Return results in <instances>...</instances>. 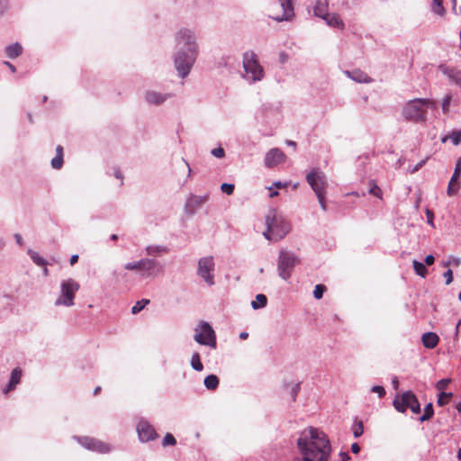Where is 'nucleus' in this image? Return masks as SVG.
I'll return each mask as SVG.
<instances>
[{
    "instance_id": "nucleus-1",
    "label": "nucleus",
    "mask_w": 461,
    "mask_h": 461,
    "mask_svg": "<svg viewBox=\"0 0 461 461\" xmlns=\"http://www.w3.org/2000/svg\"><path fill=\"white\" fill-rule=\"evenodd\" d=\"M302 459L294 461H328L331 446L324 432L315 428L304 431L297 440Z\"/></svg>"
},
{
    "instance_id": "nucleus-2",
    "label": "nucleus",
    "mask_w": 461,
    "mask_h": 461,
    "mask_svg": "<svg viewBox=\"0 0 461 461\" xmlns=\"http://www.w3.org/2000/svg\"><path fill=\"white\" fill-rule=\"evenodd\" d=\"M178 45L186 47L188 53L179 51L176 59L175 65L182 77H185L190 71L191 67L195 59L196 46L194 37L188 30H181L176 36Z\"/></svg>"
},
{
    "instance_id": "nucleus-3",
    "label": "nucleus",
    "mask_w": 461,
    "mask_h": 461,
    "mask_svg": "<svg viewBox=\"0 0 461 461\" xmlns=\"http://www.w3.org/2000/svg\"><path fill=\"white\" fill-rule=\"evenodd\" d=\"M264 237L270 241H279L291 230L290 222L275 209H270L265 217Z\"/></svg>"
},
{
    "instance_id": "nucleus-4",
    "label": "nucleus",
    "mask_w": 461,
    "mask_h": 461,
    "mask_svg": "<svg viewBox=\"0 0 461 461\" xmlns=\"http://www.w3.org/2000/svg\"><path fill=\"white\" fill-rule=\"evenodd\" d=\"M436 103L427 98L413 99L405 104L402 109L403 117L413 122H424L427 120L428 108L435 106Z\"/></svg>"
},
{
    "instance_id": "nucleus-5",
    "label": "nucleus",
    "mask_w": 461,
    "mask_h": 461,
    "mask_svg": "<svg viewBox=\"0 0 461 461\" xmlns=\"http://www.w3.org/2000/svg\"><path fill=\"white\" fill-rule=\"evenodd\" d=\"M306 181L315 193L319 203L323 211L327 210L326 205V189L328 187V180L326 175L317 168L311 170L306 176Z\"/></svg>"
},
{
    "instance_id": "nucleus-6",
    "label": "nucleus",
    "mask_w": 461,
    "mask_h": 461,
    "mask_svg": "<svg viewBox=\"0 0 461 461\" xmlns=\"http://www.w3.org/2000/svg\"><path fill=\"white\" fill-rule=\"evenodd\" d=\"M393 405L399 412L404 413L410 409L412 413H420V404L417 396L411 391L397 393L393 399Z\"/></svg>"
},
{
    "instance_id": "nucleus-7",
    "label": "nucleus",
    "mask_w": 461,
    "mask_h": 461,
    "mask_svg": "<svg viewBox=\"0 0 461 461\" xmlns=\"http://www.w3.org/2000/svg\"><path fill=\"white\" fill-rule=\"evenodd\" d=\"M125 269L140 272L142 276H156L162 272V267L154 259L143 258L137 262L127 263Z\"/></svg>"
},
{
    "instance_id": "nucleus-8",
    "label": "nucleus",
    "mask_w": 461,
    "mask_h": 461,
    "mask_svg": "<svg viewBox=\"0 0 461 461\" xmlns=\"http://www.w3.org/2000/svg\"><path fill=\"white\" fill-rule=\"evenodd\" d=\"M243 68L249 78L259 81L264 77V70L260 66L257 55L253 51H247L243 55Z\"/></svg>"
},
{
    "instance_id": "nucleus-9",
    "label": "nucleus",
    "mask_w": 461,
    "mask_h": 461,
    "mask_svg": "<svg viewBox=\"0 0 461 461\" xmlns=\"http://www.w3.org/2000/svg\"><path fill=\"white\" fill-rule=\"evenodd\" d=\"M79 287V284L72 278L63 281L60 285V296L57 299L56 305L72 306Z\"/></svg>"
},
{
    "instance_id": "nucleus-10",
    "label": "nucleus",
    "mask_w": 461,
    "mask_h": 461,
    "mask_svg": "<svg viewBox=\"0 0 461 461\" xmlns=\"http://www.w3.org/2000/svg\"><path fill=\"white\" fill-rule=\"evenodd\" d=\"M298 263V258L286 251H281L278 259L279 276L287 280L292 274L294 266Z\"/></svg>"
},
{
    "instance_id": "nucleus-11",
    "label": "nucleus",
    "mask_w": 461,
    "mask_h": 461,
    "mask_svg": "<svg viewBox=\"0 0 461 461\" xmlns=\"http://www.w3.org/2000/svg\"><path fill=\"white\" fill-rule=\"evenodd\" d=\"M194 340L201 345H207L212 348H216V336L212 330L207 322H203L201 324V330L198 331L196 330V334L194 335Z\"/></svg>"
},
{
    "instance_id": "nucleus-12",
    "label": "nucleus",
    "mask_w": 461,
    "mask_h": 461,
    "mask_svg": "<svg viewBox=\"0 0 461 461\" xmlns=\"http://www.w3.org/2000/svg\"><path fill=\"white\" fill-rule=\"evenodd\" d=\"M214 269V262L212 257L202 258L198 262V274L204 279V281L212 285L214 284L213 276L211 271Z\"/></svg>"
},
{
    "instance_id": "nucleus-13",
    "label": "nucleus",
    "mask_w": 461,
    "mask_h": 461,
    "mask_svg": "<svg viewBox=\"0 0 461 461\" xmlns=\"http://www.w3.org/2000/svg\"><path fill=\"white\" fill-rule=\"evenodd\" d=\"M139 438L143 442L154 440L158 434L155 429L146 420H140L137 425Z\"/></svg>"
},
{
    "instance_id": "nucleus-14",
    "label": "nucleus",
    "mask_w": 461,
    "mask_h": 461,
    "mask_svg": "<svg viewBox=\"0 0 461 461\" xmlns=\"http://www.w3.org/2000/svg\"><path fill=\"white\" fill-rule=\"evenodd\" d=\"M286 156L285 154L279 149L275 148L271 149L265 157V165L266 167L271 168L275 167L279 164H282L285 161Z\"/></svg>"
},
{
    "instance_id": "nucleus-15",
    "label": "nucleus",
    "mask_w": 461,
    "mask_h": 461,
    "mask_svg": "<svg viewBox=\"0 0 461 461\" xmlns=\"http://www.w3.org/2000/svg\"><path fill=\"white\" fill-rule=\"evenodd\" d=\"M79 443L89 450L98 451L100 453H107L110 450L108 444L98 439L85 437L80 438Z\"/></svg>"
},
{
    "instance_id": "nucleus-16",
    "label": "nucleus",
    "mask_w": 461,
    "mask_h": 461,
    "mask_svg": "<svg viewBox=\"0 0 461 461\" xmlns=\"http://www.w3.org/2000/svg\"><path fill=\"white\" fill-rule=\"evenodd\" d=\"M461 176V158L458 159L457 163L456 164V167L453 173V176L448 183L447 186V195L452 196L457 194L459 189V183L458 179Z\"/></svg>"
},
{
    "instance_id": "nucleus-17",
    "label": "nucleus",
    "mask_w": 461,
    "mask_h": 461,
    "mask_svg": "<svg viewBox=\"0 0 461 461\" xmlns=\"http://www.w3.org/2000/svg\"><path fill=\"white\" fill-rule=\"evenodd\" d=\"M280 6L283 9L282 14L273 15L272 18L277 22L287 21L294 16V7L292 0H279Z\"/></svg>"
},
{
    "instance_id": "nucleus-18",
    "label": "nucleus",
    "mask_w": 461,
    "mask_h": 461,
    "mask_svg": "<svg viewBox=\"0 0 461 461\" xmlns=\"http://www.w3.org/2000/svg\"><path fill=\"white\" fill-rule=\"evenodd\" d=\"M421 341L426 348L432 349L438 346L439 338L435 332H425L421 336Z\"/></svg>"
},
{
    "instance_id": "nucleus-19",
    "label": "nucleus",
    "mask_w": 461,
    "mask_h": 461,
    "mask_svg": "<svg viewBox=\"0 0 461 461\" xmlns=\"http://www.w3.org/2000/svg\"><path fill=\"white\" fill-rule=\"evenodd\" d=\"M22 370L20 368H14L13 371H12V374H11V379H10V382L8 384V385L6 386V388L4 390V393H8L10 391L14 390V387L20 383L21 381V377H22Z\"/></svg>"
},
{
    "instance_id": "nucleus-20",
    "label": "nucleus",
    "mask_w": 461,
    "mask_h": 461,
    "mask_svg": "<svg viewBox=\"0 0 461 461\" xmlns=\"http://www.w3.org/2000/svg\"><path fill=\"white\" fill-rule=\"evenodd\" d=\"M168 95L157 93L155 91H149L146 93V100L151 104L158 105L167 99Z\"/></svg>"
},
{
    "instance_id": "nucleus-21",
    "label": "nucleus",
    "mask_w": 461,
    "mask_h": 461,
    "mask_svg": "<svg viewBox=\"0 0 461 461\" xmlns=\"http://www.w3.org/2000/svg\"><path fill=\"white\" fill-rule=\"evenodd\" d=\"M323 20L331 27L344 29V23L337 14H327L323 16Z\"/></svg>"
},
{
    "instance_id": "nucleus-22",
    "label": "nucleus",
    "mask_w": 461,
    "mask_h": 461,
    "mask_svg": "<svg viewBox=\"0 0 461 461\" xmlns=\"http://www.w3.org/2000/svg\"><path fill=\"white\" fill-rule=\"evenodd\" d=\"M347 75L351 77L354 81L358 83H369L371 78L361 70H353L352 72H346Z\"/></svg>"
},
{
    "instance_id": "nucleus-23",
    "label": "nucleus",
    "mask_w": 461,
    "mask_h": 461,
    "mask_svg": "<svg viewBox=\"0 0 461 461\" xmlns=\"http://www.w3.org/2000/svg\"><path fill=\"white\" fill-rule=\"evenodd\" d=\"M23 52V47L18 42L8 45L5 48V54L9 59H15Z\"/></svg>"
},
{
    "instance_id": "nucleus-24",
    "label": "nucleus",
    "mask_w": 461,
    "mask_h": 461,
    "mask_svg": "<svg viewBox=\"0 0 461 461\" xmlns=\"http://www.w3.org/2000/svg\"><path fill=\"white\" fill-rule=\"evenodd\" d=\"M204 385L208 390H215L219 385V379L215 375H210L204 379Z\"/></svg>"
},
{
    "instance_id": "nucleus-25",
    "label": "nucleus",
    "mask_w": 461,
    "mask_h": 461,
    "mask_svg": "<svg viewBox=\"0 0 461 461\" xmlns=\"http://www.w3.org/2000/svg\"><path fill=\"white\" fill-rule=\"evenodd\" d=\"M412 266H413L415 273L418 276H420L421 277H425L428 275V270L423 263H421L418 260H413Z\"/></svg>"
},
{
    "instance_id": "nucleus-26",
    "label": "nucleus",
    "mask_w": 461,
    "mask_h": 461,
    "mask_svg": "<svg viewBox=\"0 0 461 461\" xmlns=\"http://www.w3.org/2000/svg\"><path fill=\"white\" fill-rule=\"evenodd\" d=\"M267 296L263 294H259L256 296V300L252 301L251 306L254 309H258V308L265 307L267 305Z\"/></svg>"
},
{
    "instance_id": "nucleus-27",
    "label": "nucleus",
    "mask_w": 461,
    "mask_h": 461,
    "mask_svg": "<svg viewBox=\"0 0 461 461\" xmlns=\"http://www.w3.org/2000/svg\"><path fill=\"white\" fill-rule=\"evenodd\" d=\"M369 187H370L369 194H371L372 195H374L379 199L383 198V192H382L381 188L376 185L375 180L369 181Z\"/></svg>"
},
{
    "instance_id": "nucleus-28",
    "label": "nucleus",
    "mask_w": 461,
    "mask_h": 461,
    "mask_svg": "<svg viewBox=\"0 0 461 461\" xmlns=\"http://www.w3.org/2000/svg\"><path fill=\"white\" fill-rule=\"evenodd\" d=\"M326 8H327V5L325 3H322L321 1H318L316 3V5L314 6V14L316 16H319L321 18L323 19V16H325V14H327L328 13H326Z\"/></svg>"
},
{
    "instance_id": "nucleus-29",
    "label": "nucleus",
    "mask_w": 461,
    "mask_h": 461,
    "mask_svg": "<svg viewBox=\"0 0 461 461\" xmlns=\"http://www.w3.org/2000/svg\"><path fill=\"white\" fill-rule=\"evenodd\" d=\"M191 365L192 367L196 371H202L203 369V366L201 362L199 353L195 352L192 355Z\"/></svg>"
},
{
    "instance_id": "nucleus-30",
    "label": "nucleus",
    "mask_w": 461,
    "mask_h": 461,
    "mask_svg": "<svg viewBox=\"0 0 461 461\" xmlns=\"http://www.w3.org/2000/svg\"><path fill=\"white\" fill-rule=\"evenodd\" d=\"M150 303L149 299H141L140 301H138L131 308V313L137 314L141 310L145 308L146 305H148Z\"/></svg>"
},
{
    "instance_id": "nucleus-31",
    "label": "nucleus",
    "mask_w": 461,
    "mask_h": 461,
    "mask_svg": "<svg viewBox=\"0 0 461 461\" xmlns=\"http://www.w3.org/2000/svg\"><path fill=\"white\" fill-rule=\"evenodd\" d=\"M434 415L432 403H428L424 408V413L420 418L421 422L430 420Z\"/></svg>"
},
{
    "instance_id": "nucleus-32",
    "label": "nucleus",
    "mask_w": 461,
    "mask_h": 461,
    "mask_svg": "<svg viewBox=\"0 0 461 461\" xmlns=\"http://www.w3.org/2000/svg\"><path fill=\"white\" fill-rule=\"evenodd\" d=\"M32 260L40 267L47 266V261L41 258L38 252L29 251Z\"/></svg>"
},
{
    "instance_id": "nucleus-33",
    "label": "nucleus",
    "mask_w": 461,
    "mask_h": 461,
    "mask_svg": "<svg viewBox=\"0 0 461 461\" xmlns=\"http://www.w3.org/2000/svg\"><path fill=\"white\" fill-rule=\"evenodd\" d=\"M453 394L451 393L440 392L438 398V404L444 406L449 402Z\"/></svg>"
},
{
    "instance_id": "nucleus-34",
    "label": "nucleus",
    "mask_w": 461,
    "mask_h": 461,
    "mask_svg": "<svg viewBox=\"0 0 461 461\" xmlns=\"http://www.w3.org/2000/svg\"><path fill=\"white\" fill-rule=\"evenodd\" d=\"M364 432V427L362 421L355 422L353 426V434L355 438L360 437Z\"/></svg>"
},
{
    "instance_id": "nucleus-35",
    "label": "nucleus",
    "mask_w": 461,
    "mask_h": 461,
    "mask_svg": "<svg viewBox=\"0 0 461 461\" xmlns=\"http://www.w3.org/2000/svg\"><path fill=\"white\" fill-rule=\"evenodd\" d=\"M176 444V440L175 437L171 433H167L163 438L162 445L164 447L167 446H175Z\"/></svg>"
},
{
    "instance_id": "nucleus-36",
    "label": "nucleus",
    "mask_w": 461,
    "mask_h": 461,
    "mask_svg": "<svg viewBox=\"0 0 461 461\" xmlns=\"http://www.w3.org/2000/svg\"><path fill=\"white\" fill-rule=\"evenodd\" d=\"M326 291V286L324 285H317L313 290V296L316 299H321L323 295V293Z\"/></svg>"
},
{
    "instance_id": "nucleus-37",
    "label": "nucleus",
    "mask_w": 461,
    "mask_h": 461,
    "mask_svg": "<svg viewBox=\"0 0 461 461\" xmlns=\"http://www.w3.org/2000/svg\"><path fill=\"white\" fill-rule=\"evenodd\" d=\"M51 166L55 169H60L63 166V157L55 156L51 160Z\"/></svg>"
},
{
    "instance_id": "nucleus-38",
    "label": "nucleus",
    "mask_w": 461,
    "mask_h": 461,
    "mask_svg": "<svg viewBox=\"0 0 461 461\" xmlns=\"http://www.w3.org/2000/svg\"><path fill=\"white\" fill-rule=\"evenodd\" d=\"M452 96L451 95H447L442 102V110L444 113H447L449 109V105L451 104Z\"/></svg>"
},
{
    "instance_id": "nucleus-39",
    "label": "nucleus",
    "mask_w": 461,
    "mask_h": 461,
    "mask_svg": "<svg viewBox=\"0 0 461 461\" xmlns=\"http://www.w3.org/2000/svg\"><path fill=\"white\" fill-rule=\"evenodd\" d=\"M449 383H450L449 379H441V380L438 381V383L436 384V388L438 391L443 392L447 387Z\"/></svg>"
},
{
    "instance_id": "nucleus-40",
    "label": "nucleus",
    "mask_w": 461,
    "mask_h": 461,
    "mask_svg": "<svg viewBox=\"0 0 461 461\" xmlns=\"http://www.w3.org/2000/svg\"><path fill=\"white\" fill-rule=\"evenodd\" d=\"M221 190L227 194H231L234 191V185L232 184H227V183H223L221 185Z\"/></svg>"
},
{
    "instance_id": "nucleus-41",
    "label": "nucleus",
    "mask_w": 461,
    "mask_h": 461,
    "mask_svg": "<svg viewBox=\"0 0 461 461\" xmlns=\"http://www.w3.org/2000/svg\"><path fill=\"white\" fill-rule=\"evenodd\" d=\"M371 391L373 393H378L379 397L382 398L385 395V390L383 386L380 385H375L372 387Z\"/></svg>"
},
{
    "instance_id": "nucleus-42",
    "label": "nucleus",
    "mask_w": 461,
    "mask_h": 461,
    "mask_svg": "<svg viewBox=\"0 0 461 461\" xmlns=\"http://www.w3.org/2000/svg\"><path fill=\"white\" fill-rule=\"evenodd\" d=\"M212 154L216 158H221L224 157L225 151L222 148L219 147V148L213 149L212 150Z\"/></svg>"
},
{
    "instance_id": "nucleus-43",
    "label": "nucleus",
    "mask_w": 461,
    "mask_h": 461,
    "mask_svg": "<svg viewBox=\"0 0 461 461\" xmlns=\"http://www.w3.org/2000/svg\"><path fill=\"white\" fill-rule=\"evenodd\" d=\"M451 139L455 145H458L461 141V131L453 132L451 135Z\"/></svg>"
},
{
    "instance_id": "nucleus-44",
    "label": "nucleus",
    "mask_w": 461,
    "mask_h": 461,
    "mask_svg": "<svg viewBox=\"0 0 461 461\" xmlns=\"http://www.w3.org/2000/svg\"><path fill=\"white\" fill-rule=\"evenodd\" d=\"M444 277L446 278V285H449L453 281V272L451 269H448L444 273Z\"/></svg>"
},
{
    "instance_id": "nucleus-45",
    "label": "nucleus",
    "mask_w": 461,
    "mask_h": 461,
    "mask_svg": "<svg viewBox=\"0 0 461 461\" xmlns=\"http://www.w3.org/2000/svg\"><path fill=\"white\" fill-rule=\"evenodd\" d=\"M7 0H0V15L5 12V10L7 9Z\"/></svg>"
},
{
    "instance_id": "nucleus-46",
    "label": "nucleus",
    "mask_w": 461,
    "mask_h": 461,
    "mask_svg": "<svg viewBox=\"0 0 461 461\" xmlns=\"http://www.w3.org/2000/svg\"><path fill=\"white\" fill-rule=\"evenodd\" d=\"M426 216H427L428 223L433 224V218H434L433 212L430 210L427 209L426 210Z\"/></svg>"
},
{
    "instance_id": "nucleus-47",
    "label": "nucleus",
    "mask_w": 461,
    "mask_h": 461,
    "mask_svg": "<svg viewBox=\"0 0 461 461\" xmlns=\"http://www.w3.org/2000/svg\"><path fill=\"white\" fill-rule=\"evenodd\" d=\"M299 390H300V384H296L292 388L293 401H295V399H296V395H297V393H299Z\"/></svg>"
},
{
    "instance_id": "nucleus-48",
    "label": "nucleus",
    "mask_w": 461,
    "mask_h": 461,
    "mask_svg": "<svg viewBox=\"0 0 461 461\" xmlns=\"http://www.w3.org/2000/svg\"><path fill=\"white\" fill-rule=\"evenodd\" d=\"M435 262V258L432 256V255H428L426 258H425V263L428 265V266H431L433 265Z\"/></svg>"
},
{
    "instance_id": "nucleus-49",
    "label": "nucleus",
    "mask_w": 461,
    "mask_h": 461,
    "mask_svg": "<svg viewBox=\"0 0 461 461\" xmlns=\"http://www.w3.org/2000/svg\"><path fill=\"white\" fill-rule=\"evenodd\" d=\"M351 451L354 453V454H358L359 451H360V447L357 443H353L352 446H351Z\"/></svg>"
},
{
    "instance_id": "nucleus-50",
    "label": "nucleus",
    "mask_w": 461,
    "mask_h": 461,
    "mask_svg": "<svg viewBox=\"0 0 461 461\" xmlns=\"http://www.w3.org/2000/svg\"><path fill=\"white\" fill-rule=\"evenodd\" d=\"M287 185H288L287 183H282L280 181H277V182L274 183V186L278 188V189L285 188V187L287 186Z\"/></svg>"
},
{
    "instance_id": "nucleus-51",
    "label": "nucleus",
    "mask_w": 461,
    "mask_h": 461,
    "mask_svg": "<svg viewBox=\"0 0 461 461\" xmlns=\"http://www.w3.org/2000/svg\"><path fill=\"white\" fill-rule=\"evenodd\" d=\"M456 336H461V320L457 322L456 327Z\"/></svg>"
},
{
    "instance_id": "nucleus-52",
    "label": "nucleus",
    "mask_w": 461,
    "mask_h": 461,
    "mask_svg": "<svg viewBox=\"0 0 461 461\" xmlns=\"http://www.w3.org/2000/svg\"><path fill=\"white\" fill-rule=\"evenodd\" d=\"M56 156L63 157V148L60 145H58L56 148Z\"/></svg>"
},
{
    "instance_id": "nucleus-53",
    "label": "nucleus",
    "mask_w": 461,
    "mask_h": 461,
    "mask_svg": "<svg viewBox=\"0 0 461 461\" xmlns=\"http://www.w3.org/2000/svg\"><path fill=\"white\" fill-rule=\"evenodd\" d=\"M339 456L342 461H348L350 458L349 455L346 452H340Z\"/></svg>"
},
{
    "instance_id": "nucleus-54",
    "label": "nucleus",
    "mask_w": 461,
    "mask_h": 461,
    "mask_svg": "<svg viewBox=\"0 0 461 461\" xmlns=\"http://www.w3.org/2000/svg\"><path fill=\"white\" fill-rule=\"evenodd\" d=\"M77 260H78L77 255L71 256L70 260H69L70 265L73 266L74 264H76L77 262Z\"/></svg>"
},
{
    "instance_id": "nucleus-55",
    "label": "nucleus",
    "mask_w": 461,
    "mask_h": 461,
    "mask_svg": "<svg viewBox=\"0 0 461 461\" xmlns=\"http://www.w3.org/2000/svg\"><path fill=\"white\" fill-rule=\"evenodd\" d=\"M392 383H393V388L395 390H397L398 387H399V380H398V378L397 377H393Z\"/></svg>"
},
{
    "instance_id": "nucleus-56",
    "label": "nucleus",
    "mask_w": 461,
    "mask_h": 461,
    "mask_svg": "<svg viewBox=\"0 0 461 461\" xmlns=\"http://www.w3.org/2000/svg\"><path fill=\"white\" fill-rule=\"evenodd\" d=\"M5 64L9 68V69H11L13 72H15V67L13 64L8 61H5Z\"/></svg>"
},
{
    "instance_id": "nucleus-57",
    "label": "nucleus",
    "mask_w": 461,
    "mask_h": 461,
    "mask_svg": "<svg viewBox=\"0 0 461 461\" xmlns=\"http://www.w3.org/2000/svg\"><path fill=\"white\" fill-rule=\"evenodd\" d=\"M434 2L438 6V8L442 11L443 10L442 0H434Z\"/></svg>"
},
{
    "instance_id": "nucleus-58",
    "label": "nucleus",
    "mask_w": 461,
    "mask_h": 461,
    "mask_svg": "<svg viewBox=\"0 0 461 461\" xmlns=\"http://www.w3.org/2000/svg\"><path fill=\"white\" fill-rule=\"evenodd\" d=\"M102 391V388L101 386H96L94 390V395H97L100 393V392Z\"/></svg>"
},
{
    "instance_id": "nucleus-59",
    "label": "nucleus",
    "mask_w": 461,
    "mask_h": 461,
    "mask_svg": "<svg viewBox=\"0 0 461 461\" xmlns=\"http://www.w3.org/2000/svg\"><path fill=\"white\" fill-rule=\"evenodd\" d=\"M249 334L247 332H241L240 334V338L242 339H246L248 338Z\"/></svg>"
},
{
    "instance_id": "nucleus-60",
    "label": "nucleus",
    "mask_w": 461,
    "mask_h": 461,
    "mask_svg": "<svg viewBox=\"0 0 461 461\" xmlns=\"http://www.w3.org/2000/svg\"><path fill=\"white\" fill-rule=\"evenodd\" d=\"M286 144L289 145V146H293L294 148L296 147V143L294 141H293V140H287Z\"/></svg>"
},
{
    "instance_id": "nucleus-61",
    "label": "nucleus",
    "mask_w": 461,
    "mask_h": 461,
    "mask_svg": "<svg viewBox=\"0 0 461 461\" xmlns=\"http://www.w3.org/2000/svg\"><path fill=\"white\" fill-rule=\"evenodd\" d=\"M278 194H279V193L277 191H273L270 193V197L274 198V197L277 196Z\"/></svg>"
},
{
    "instance_id": "nucleus-62",
    "label": "nucleus",
    "mask_w": 461,
    "mask_h": 461,
    "mask_svg": "<svg viewBox=\"0 0 461 461\" xmlns=\"http://www.w3.org/2000/svg\"><path fill=\"white\" fill-rule=\"evenodd\" d=\"M115 176L119 179H122V174L120 171L115 172Z\"/></svg>"
},
{
    "instance_id": "nucleus-63",
    "label": "nucleus",
    "mask_w": 461,
    "mask_h": 461,
    "mask_svg": "<svg viewBox=\"0 0 461 461\" xmlns=\"http://www.w3.org/2000/svg\"><path fill=\"white\" fill-rule=\"evenodd\" d=\"M43 275H44L45 276H47L49 275V270H48V268H47V267H46V266H45V267H43Z\"/></svg>"
},
{
    "instance_id": "nucleus-64",
    "label": "nucleus",
    "mask_w": 461,
    "mask_h": 461,
    "mask_svg": "<svg viewBox=\"0 0 461 461\" xmlns=\"http://www.w3.org/2000/svg\"><path fill=\"white\" fill-rule=\"evenodd\" d=\"M456 409L461 413V402L457 404Z\"/></svg>"
}]
</instances>
